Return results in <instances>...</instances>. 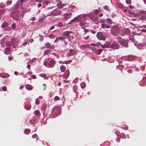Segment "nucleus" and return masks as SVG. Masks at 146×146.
Segmentation results:
<instances>
[{"mask_svg":"<svg viewBox=\"0 0 146 146\" xmlns=\"http://www.w3.org/2000/svg\"><path fill=\"white\" fill-rule=\"evenodd\" d=\"M104 9L106 10V11H110V9L108 7V6L107 5H105L104 7Z\"/></svg>","mask_w":146,"mask_h":146,"instance_id":"473e14b6","label":"nucleus"},{"mask_svg":"<svg viewBox=\"0 0 146 146\" xmlns=\"http://www.w3.org/2000/svg\"><path fill=\"white\" fill-rule=\"evenodd\" d=\"M49 37H52L53 38H55V36L53 34H51L49 36Z\"/></svg>","mask_w":146,"mask_h":146,"instance_id":"4d7b16f0","label":"nucleus"},{"mask_svg":"<svg viewBox=\"0 0 146 146\" xmlns=\"http://www.w3.org/2000/svg\"><path fill=\"white\" fill-rule=\"evenodd\" d=\"M12 2V0H8L7 1V4L8 5H10L11 4Z\"/></svg>","mask_w":146,"mask_h":146,"instance_id":"ea45409f","label":"nucleus"},{"mask_svg":"<svg viewBox=\"0 0 146 146\" xmlns=\"http://www.w3.org/2000/svg\"><path fill=\"white\" fill-rule=\"evenodd\" d=\"M27 43H28L27 42H25L22 44V45L23 46H25L27 45Z\"/></svg>","mask_w":146,"mask_h":146,"instance_id":"bf43d9fd","label":"nucleus"},{"mask_svg":"<svg viewBox=\"0 0 146 146\" xmlns=\"http://www.w3.org/2000/svg\"><path fill=\"white\" fill-rule=\"evenodd\" d=\"M72 62V60H70L67 61H65L64 63V64H70Z\"/></svg>","mask_w":146,"mask_h":146,"instance_id":"c85d7f7f","label":"nucleus"},{"mask_svg":"<svg viewBox=\"0 0 146 146\" xmlns=\"http://www.w3.org/2000/svg\"><path fill=\"white\" fill-rule=\"evenodd\" d=\"M123 68V65H120L119 66H117V69H122Z\"/></svg>","mask_w":146,"mask_h":146,"instance_id":"58836bf2","label":"nucleus"},{"mask_svg":"<svg viewBox=\"0 0 146 146\" xmlns=\"http://www.w3.org/2000/svg\"><path fill=\"white\" fill-rule=\"evenodd\" d=\"M86 86V84L84 82H83L81 83V87L82 88H84Z\"/></svg>","mask_w":146,"mask_h":146,"instance_id":"393cba45","label":"nucleus"},{"mask_svg":"<svg viewBox=\"0 0 146 146\" xmlns=\"http://www.w3.org/2000/svg\"><path fill=\"white\" fill-rule=\"evenodd\" d=\"M19 11L16 10H13L11 13V16L12 18L15 20H18L19 18Z\"/></svg>","mask_w":146,"mask_h":146,"instance_id":"f03ea898","label":"nucleus"},{"mask_svg":"<svg viewBox=\"0 0 146 146\" xmlns=\"http://www.w3.org/2000/svg\"><path fill=\"white\" fill-rule=\"evenodd\" d=\"M27 68L29 70L31 68L30 65L28 64L27 66Z\"/></svg>","mask_w":146,"mask_h":146,"instance_id":"680f3d73","label":"nucleus"},{"mask_svg":"<svg viewBox=\"0 0 146 146\" xmlns=\"http://www.w3.org/2000/svg\"><path fill=\"white\" fill-rule=\"evenodd\" d=\"M81 18L79 15L77 17H75L68 24L69 25H71L74 22L79 21Z\"/></svg>","mask_w":146,"mask_h":146,"instance_id":"0eeeda50","label":"nucleus"},{"mask_svg":"<svg viewBox=\"0 0 146 146\" xmlns=\"http://www.w3.org/2000/svg\"><path fill=\"white\" fill-rule=\"evenodd\" d=\"M37 135L36 134H35L32 135V137L33 138H36L37 137Z\"/></svg>","mask_w":146,"mask_h":146,"instance_id":"8fccbe9b","label":"nucleus"},{"mask_svg":"<svg viewBox=\"0 0 146 146\" xmlns=\"http://www.w3.org/2000/svg\"><path fill=\"white\" fill-rule=\"evenodd\" d=\"M145 83L143 81H141L140 83V85L141 86H145Z\"/></svg>","mask_w":146,"mask_h":146,"instance_id":"f704fd0d","label":"nucleus"},{"mask_svg":"<svg viewBox=\"0 0 146 146\" xmlns=\"http://www.w3.org/2000/svg\"><path fill=\"white\" fill-rule=\"evenodd\" d=\"M0 76L3 78H7L9 77V75L7 73H0Z\"/></svg>","mask_w":146,"mask_h":146,"instance_id":"4468645a","label":"nucleus"},{"mask_svg":"<svg viewBox=\"0 0 146 146\" xmlns=\"http://www.w3.org/2000/svg\"><path fill=\"white\" fill-rule=\"evenodd\" d=\"M90 19L92 21L94 22L97 20L98 17L96 14H94L90 17Z\"/></svg>","mask_w":146,"mask_h":146,"instance_id":"9d476101","label":"nucleus"},{"mask_svg":"<svg viewBox=\"0 0 146 146\" xmlns=\"http://www.w3.org/2000/svg\"><path fill=\"white\" fill-rule=\"evenodd\" d=\"M89 45H82V46L84 48H86L88 47V46Z\"/></svg>","mask_w":146,"mask_h":146,"instance_id":"864d4df0","label":"nucleus"},{"mask_svg":"<svg viewBox=\"0 0 146 146\" xmlns=\"http://www.w3.org/2000/svg\"><path fill=\"white\" fill-rule=\"evenodd\" d=\"M117 7L119 8H122L123 7V4L119 3H117Z\"/></svg>","mask_w":146,"mask_h":146,"instance_id":"412c9836","label":"nucleus"},{"mask_svg":"<svg viewBox=\"0 0 146 146\" xmlns=\"http://www.w3.org/2000/svg\"><path fill=\"white\" fill-rule=\"evenodd\" d=\"M5 12V10L4 9H0V15L3 14Z\"/></svg>","mask_w":146,"mask_h":146,"instance_id":"c9c22d12","label":"nucleus"},{"mask_svg":"<svg viewBox=\"0 0 146 146\" xmlns=\"http://www.w3.org/2000/svg\"><path fill=\"white\" fill-rule=\"evenodd\" d=\"M73 89L74 92L76 94V98H77L78 94V92L77 91L78 89L77 86L76 85H74L73 87Z\"/></svg>","mask_w":146,"mask_h":146,"instance_id":"9b49d317","label":"nucleus"},{"mask_svg":"<svg viewBox=\"0 0 146 146\" xmlns=\"http://www.w3.org/2000/svg\"><path fill=\"white\" fill-rule=\"evenodd\" d=\"M7 90V88L6 86H4L3 88V91H5Z\"/></svg>","mask_w":146,"mask_h":146,"instance_id":"6e6d98bb","label":"nucleus"},{"mask_svg":"<svg viewBox=\"0 0 146 146\" xmlns=\"http://www.w3.org/2000/svg\"><path fill=\"white\" fill-rule=\"evenodd\" d=\"M75 50L72 49H70L68 53V55L69 56H72L75 53Z\"/></svg>","mask_w":146,"mask_h":146,"instance_id":"f8f14e48","label":"nucleus"},{"mask_svg":"<svg viewBox=\"0 0 146 146\" xmlns=\"http://www.w3.org/2000/svg\"><path fill=\"white\" fill-rule=\"evenodd\" d=\"M127 72L129 73H131L132 72V70L131 69H129L128 70Z\"/></svg>","mask_w":146,"mask_h":146,"instance_id":"69168bd1","label":"nucleus"},{"mask_svg":"<svg viewBox=\"0 0 146 146\" xmlns=\"http://www.w3.org/2000/svg\"><path fill=\"white\" fill-rule=\"evenodd\" d=\"M101 25L103 29H105V28H110L111 27L110 25H107L106 24H102Z\"/></svg>","mask_w":146,"mask_h":146,"instance_id":"a211bd4d","label":"nucleus"},{"mask_svg":"<svg viewBox=\"0 0 146 146\" xmlns=\"http://www.w3.org/2000/svg\"><path fill=\"white\" fill-rule=\"evenodd\" d=\"M106 21L107 23H109L110 24H112V22L111 21V20L109 18H108L107 19Z\"/></svg>","mask_w":146,"mask_h":146,"instance_id":"a878e982","label":"nucleus"},{"mask_svg":"<svg viewBox=\"0 0 146 146\" xmlns=\"http://www.w3.org/2000/svg\"><path fill=\"white\" fill-rule=\"evenodd\" d=\"M51 52L50 50L48 49L46 50L43 53V55H45L50 53Z\"/></svg>","mask_w":146,"mask_h":146,"instance_id":"6ab92c4d","label":"nucleus"},{"mask_svg":"<svg viewBox=\"0 0 146 146\" xmlns=\"http://www.w3.org/2000/svg\"><path fill=\"white\" fill-rule=\"evenodd\" d=\"M60 69L62 72H63L66 70V67L63 65H61L60 66Z\"/></svg>","mask_w":146,"mask_h":146,"instance_id":"f3484780","label":"nucleus"},{"mask_svg":"<svg viewBox=\"0 0 146 146\" xmlns=\"http://www.w3.org/2000/svg\"><path fill=\"white\" fill-rule=\"evenodd\" d=\"M102 50H103L101 49L97 50L96 52V53L98 55H100L102 53Z\"/></svg>","mask_w":146,"mask_h":146,"instance_id":"b1692460","label":"nucleus"},{"mask_svg":"<svg viewBox=\"0 0 146 146\" xmlns=\"http://www.w3.org/2000/svg\"><path fill=\"white\" fill-rule=\"evenodd\" d=\"M72 33V32L71 31H67L64 32L63 34L66 37H68L70 35V34Z\"/></svg>","mask_w":146,"mask_h":146,"instance_id":"2eb2a0df","label":"nucleus"},{"mask_svg":"<svg viewBox=\"0 0 146 146\" xmlns=\"http://www.w3.org/2000/svg\"><path fill=\"white\" fill-rule=\"evenodd\" d=\"M31 78L33 79L36 78V76L35 75H33L32 76Z\"/></svg>","mask_w":146,"mask_h":146,"instance_id":"e2e57ef3","label":"nucleus"},{"mask_svg":"<svg viewBox=\"0 0 146 146\" xmlns=\"http://www.w3.org/2000/svg\"><path fill=\"white\" fill-rule=\"evenodd\" d=\"M54 100H60V98L58 96H56L54 98Z\"/></svg>","mask_w":146,"mask_h":146,"instance_id":"3c124183","label":"nucleus"},{"mask_svg":"<svg viewBox=\"0 0 146 146\" xmlns=\"http://www.w3.org/2000/svg\"><path fill=\"white\" fill-rule=\"evenodd\" d=\"M35 103L36 104H39V100L38 98L36 99L35 100Z\"/></svg>","mask_w":146,"mask_h":146,"instance_id":"de8ad7c7","label":"nucleus"},{"mask_svg":"<svg viewBox=\"0 0 146 146\" xmlns=\"http://www.w3.org/2000/svg\"><path fill=\"white\" fill-rule=\"evenodd\" d=\"M24 132L26 134H28L30 132V130L28 129H26L24 131Z\"/></svg>","mask_w":146,"mask_h":146,"instance_id":"c756f323","label":"nucleus"},{"mask_svg":"<svg viewBox=\"0 0 146 146\" xmlns=\"http://www.w3.org/2000/svg\"><path fill=\"white\" fill-rule=\"evenodd\" d=\"M31 107V104L30 103H27L25 105V108L27 110H29L30 109Z\"/></svg>","mask_w":146,"mask_h":146,"instance_id":"dca6fc26","label":"nucleus"},{"mask_svg":"<svg viewBox=\"0 0 146 146\" xmlns=\"http://www.w3.org/2000/svg\"><path fill=\"white\" fill-rule=\"evenodd\" d=\"M57 39H60V40H63V41H64V38L62 37H57Z\"/></svg>","mask_w":146,"mask_h":146,"instance_id":"49530a36","label":"nucleus"},{"mask_svg":"<svg viewBox=\"0 0 146 146\" xmlns=\"http://www.w3.org/2000/svg\"><path fill=\"white\" fill-rule=\"evenodd\" d=\"M90 49L93 51H94L96 53L97 51V49H96L94 47H91L90 48Z\"/></svg>","mask_w":146,"mask_h":146,"instance_id":"37998d69","label":"nucleus"},{"mask_svg":"<svg viewBox=\"0 0 146 146\" xmlns=\"http://www.w3.org/2000/svg\"><path fill=\"white\" fill-rule=\"evenodd\" d=\"M35 114L37 117H38L40 115V112L38 110H36L35 111Z\"/></svg>","mask_w":146,"mask_h":146,"instance_id":"5701e85b","label":"nucleus"},{"mask_svg":"<svg viewBox=\"0 0 146 146\" xmlns=\"http://www.w3.org/2000/svg\"><path fill=\"white\" fill-rule=\"evenodd\" d=\"M47 105L46 104H44L42 106V109L43 110H45L46 108Z\"/></svg>","mask_w":146,"mask_h":146,"instance_id":"bb28decb","label":"nucleus"},{"mask_svg":"<svg viewBox=\"0 0 146 146\" xmlns=\"http://www.w3.org/2000/svg\"><path fill=\"white\" fill-rule=\"evenodd\" d=\"M96 36L100 40L104 41L105 37L103 36V33L102 32H99L97 33Z\"/></svg>","mask_w":146,"mask_h":146,"instance_id":"20e7f679","label":"nucleus"},{"mask_svg":"<svg viewBox=\"0 0 146 146\" xmlns=\"http://www.w3.org/2000/svg\"><path fill=\"white\" fill-rule=\"evenodd\" d=\"M139 13L142 14H145V15H146V11L144 10H140L139 11Z\"/></svg>","mask_w":146,"mask_h":146,"instance_id":"e433bc0d","label":"nucleus"},{"mask_svg":"<svg viewBox=\"0 0 146 146\" xmlns=\"http://www.w3.org/2000/svg\"><path fill=\"white\" fill-rule=\"evenodd\" d=\"M55 61L54 60H50L48 63V67L52 68L55 65Z\"/></svg>","mask_w":146,"mask_h":146,"instance_id":"423d86ee","label":"nucleus"},{"mask_svg":"<svg viewBox=\"0 0 146 146\" xmlns=\"http://www.w3.org/2000/svg\"><path fill=\"white\" fill-rule=\"evenodd\" d=\"M110 48L115 49H118L119 48V45L117 43L114 42L111 45Z\"/></svg>","mask_w":146,"mask_h":146,"instance_id":"6e6552de","label":"nucleus"},{"mask_svg":"<svg viewBox=\"0 0 146 146\" xmlns=\"http://www.w3.org/2000/svg\"><path fill=\"white\" fill-rule=\"evenodd\" d=\"M145 19H146V15L141 16L139 20H144Z\"/></svg>","mask_w":146,"mask_h":146,"instance_id":"4be33fe9","label":"nucleus"},{"mask_svg":"<svg viewBox=\"0 0 146 146\" xmlns=\"http://www.w3.org/2000/svg\"><path fill=\"white\" fill-rule=\"evenodd\" d=\"M63 6L64 5L61 3H60L57 4V6L60 8H62Z\"/></svg>","mask_w":146,"mask_h":146,"instance_id":"cd10ccee","label":"nucleus"},{"mask_svg":"<svg viewBox=\"0 0 146 146\" xmlns=\"http://www.w3.org/2000/svg\"><path fill=\"white\" fill-rule=\"evenodd\" d=\"M91 31L92 33L93 34H94L96 33V31L94 30H92Z\"/></svg>","mask_w":146,"mask_h":146,"instance_id":"338daca9","label":"nucleus"},{"mask_svg":"<svg viewBox=\"0 0 146 146\" xmlns=\"http://www.w3.org/2000/svg\"><path fill=\"white\" fill-rule=\"evenodd\" d=\"M44 18H41L39 19V21L40 23H42L43 21L44 20Z\"/></svg>","mask_w":146,"mask_h":146,"instance_id":"c03bdc74","label":"nucleus"},{"mask_svg":"<svg viewBox=\"0 0 146 146\" xmlns=\"http://www.w3.org/2000/svg\"><path fill=\"white\" fill-rule=\"evenodd\" d=\"M101 45L100 42H98L95 44L96 46H98Z\"/></svg>","mask_w":146,"mask_h":146,"instance_id":"09e8293b","label":"nucleus"},{"mask_svg":"<svg viewBox=\"0 0 146 146\" xmlns=\"http://www.w3.org/2000/svg\"><path fill=\"white\" fill-rule=\"evenodd\" d=\"M120 30L118 26L115 25L111 29V33L114 36H117L119 34Z\"/></svg>","mask_w":146,"mask_h":146,"instance_id":"f257e3e1","label":"nucleus"},{"mask_svg":"<svg viewBox=\"0 0 146 146\" xmlns=\"http://www.w3.org/2000/svg\"><path fill=\"white\" fill-rule=\"evenodd\" d=\"M7 25V24L6 22L4 21L3 23V24L2 25V27L3 28L5 27Z\"/></svg>","mask_w":146,"mask_h":146,"instance_id":"72a5a7b5","label":"nucleus"},{"mask_svg":"<svg viewBox=\"0 0 146 146\" xmlns=\"http://www.w3.org/2000/svg\"><path fill=\"white\" fill-rule=\"evenodd\" d=\"M46 76V74L42 73V74H40V76L44 78V77L45 76Z\"/></svg>","mask_w":146,"mask_h":146,"instance_id":"603ef678","label":"nucleus"},{"mask_svg":"<svg viewBox=\"0 0 146 146\" xmlns=\"http://www.w3.org/2000/svg\"><path fill=\"white\" fill-rule=\"evenodd\" d=\"M16 27V24L15 23H13L12 24L11 27L13 29H14Z\"/></svg>","mask_w":146,"mask_h":146,"instance_id":"a18cd8bd","label":"nucleus"},{"mask_svg":"<svg viewBox=\"0 0 146 146\" xmlns=\"http://www.w3.org/2000/svg\"><path fill=\"white\" fill-rule=\"evenodd\" d=\"M117 39L118 40V42L119 43V41H121L122 40V37L121 36H118L117 38Z\"/></svg>","mask_w":146,"mask_h":146,"instance_id":"4c0bfd02","label":"nucleus"},{"mask_svg":"<svg viewBox=\"0 0 146 146\" xmlns=\"http://www.w3.org/2000/svg\"><path fill=\"white\" fill-rule=\"evenodd\" d=\"M89 30L87 29H85L84 30V31L85 32L84 34H85L87 33H88L89 32Z\"/></svg>","mask_w":146,"mask_h":146,"instance_id":"052dcab7","label":"nucleus"},{"mask_svg":"<svg viewBox=\"0 0 146 146\" xmlns=\"http://www.w3.org/2000/svg\"><path fill=\"white\" fill-rule=\"evenodd\" d=\"M10 49L9 48H6L5 49V53L6 54H8L9 53V52Z\"/></svg>","mask_w":146,"mask_h":146,"instance_id":"2f4dec72","label":"nucleus"},{"mask_svg":"<svg viewBox=\"0 0 146 146\" xmlns=\"http://www.w3.org/2000/svg\"><path fill=\"white\" fill-rule=\"evenodd\" d=\"M61 12L59 10H54L50 13V15L48 16H56L60 15L61 14Z\"/></svg>","mask_w":146,"mask_h":146,"instance_id":"39448f33","label":"nucleus"},{"mask_svg":"<svg viewBox=\"0 0 146 146\" xmlns=\"http://www.w3.org/2000/svg\"><path fill=\"white\" fill-rule=\"evenodd\" d=\"M46 85L45 84H44L43 85V87L44 88L43 90H45L46 88Z\"/></svg>","mask_w":146,"mask_h":146,"instance_id":"0e129e2a","label":"nucleus"},{"mask_svg":"<svg viewBox=\"0 0 146 146\" xmlns=\"http://www.w3.org/2000/svg\"><path fill=\"white\" fill-rule=\"evenodd\" d=\"M44 65L45 66H46V67H48V63H47V62H44Z\"/></svg>","mask_w":146,"mask_h":146,"instance_id":"13d9d810","label":"nucleus"},{"mask_svg":"<svg viewBox=\"0 0 146 146\" xmlns=\"http://www.w3.org/2000/svg\"><path fill=\"white\" fill-rule=\"evenodd\" d=\"M57 25L60 27H62L63 26V24L62 22H59L58 23Z\"/></svg>","mask_w":146,"mask_h":146,"instance_id":"a19ab883","label":"nucleus"},{"mask_svg":"<svg viewBox=\"0 0 146 146\" xmlns=\"http://www.w3.org/2000/svg\"><path fill=\"white\" fill-rule=\"evenodd\" d=\"M70 71L68 70H67L65 72L64 74H63V77L65 79H66L68 78L70 75Z\"/></svg>","mask_w":146,"mask_h":146,"instance_id":"1a4fd4ad","label":"nucleus"},{"mask_svg":"<svg viewBox=\"0 0 146 146\" xmlns=\"http://www.w3.org/2000/svg\"><path fill=\"white\" fill-rule=\"evenodd\" d=\"M129 38L130 40L131 41H132L133 42H134V37L133 36H132V35L130 36L129 37Z\"/></svg>","mask_w":146,"mask_h":146,"instance_id":"7c9ffc66","label":"nucleus"},{"mask_svg":"<svg viewBox=\"0 0 146 146\" xmlns=\"http://www.w3.org/2000/svg\"><path fill=\"white\" fill-rule=\"evenodd\" d=\"M101 47L103 48H105L106 47L109 48V47L108 46H106L105 44L104 45L101 44Z\"/></svg>","mask_w":146,"mask_h":146,"instance_id":"79ce46f5","label":"nucleus"},{"mask_svg":"<svg viewBox=\"0 0 146 146\" xmlns=\"http://www.w3.org/2000/svg\"><path fill=\"white\" fill-rule=\"evenodd\" d=\"M26 88L28 90H31L32 89V86L29 84H27L26 85Z\"/></svg>","mask_w":146,"mask_h":146,"instance_id":"aec40b11","label":"nucleus"},{"mask_svg":"<svg viewBox=\"0 0 146 146\" xmlns=\"http://www.w3.org/2000/svg\"><path fill=\"white\" fill-rule=\"evenodd\" d=\"M143 81H145L146 82V77H144L143 78Z\"/></svg>","mask_w":146,"mask_h":146,"instance_id":"774afa93","label":"nucleus"},{"mask_svg":"<svg viewBox=\"0 0 146 146\" xmlns=\"http://www.w3.org/2000/svg\"><path fill=\"white\" fill-rule=\"evenodd\" d=\"M129 42L128 39H122V40L119 41V43L121 46L127 48L128 46V43Z\"/></svg>","mask_w":146,"mask_h":146,"instance_id":"7ed1b4c3","label":"nucleus"},{"mask_svg":"<svg viewBox=\"0 0 146 146\" xmlns=\"http://www.w3.org/2000/svg\"><path fill=\"white\" fill-rule=\"evenodd\" d=\"M44 45L47 48L49 49H52L54 47L53 45H51L50 43L48 42L46 43Z\"/></svg>","mask_w":146,"mask_h":146,"instance_id":"ddd939ff","label":"nucleus"},{"mask_svg":"<svg viewBox=\"0 0 146 146\" xmlns=\"http://www.w3.org/2000/svg\"><path fill=\"white\" fill-rule=\"evenodd\" d=\"M126 3L128 4H130L131 3V0H126Z\"/></svg>","mask_w":146,"mask_h":146,"instance_id":"5fc2aeb1","label":"nucleus"}]
</instances>
